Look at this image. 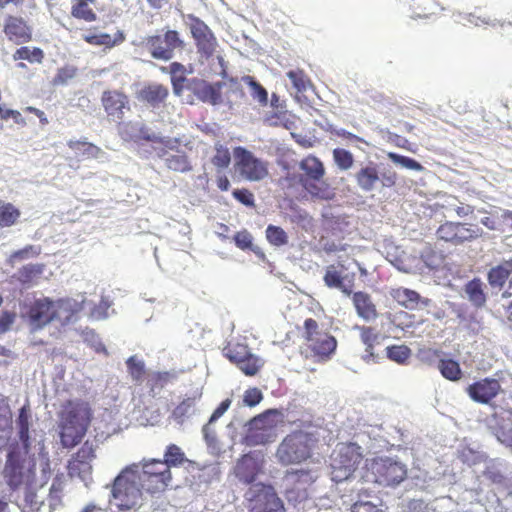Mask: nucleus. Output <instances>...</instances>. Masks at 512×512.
<instances>
[{"label":"nucleus","instance_id":"f257e3e1","mask_svg":"<svg viewBox=\"0 0 512 512\" xmlns=\"http://www.w3.org/2000/svg\"><path fill=\"white\" fill-rule=\"evenodd\" d=\"M318 442L317 431L308 425L287 434L277 447L275 456L282 465L301 464L312 457Z\"/></svg>","mask_w":512,"mask_h":512},{"label":"nucleus","instance_id":"a19ab883","mask_svg":"<svg viewBox=\"0 0 512 512\" xmlns=\"http://www.w3.org/2000/svg\"><path fill=\"white\" fill-rule=\"evenodd\" d=\"M323 280H324L325 285L329 288H339L346 294L351 293V291L347 290L344 287V284H343L344 278L342 276V271L339 270L338 267L335 265H329L326 268Z\"/></svg>","mask_w":512,"mask_h":512},{"label":"nucleus","instance_id":"8fccbe9b","mask_svg":"<svg viewBox=\"0 0 512 512\" xmlns=\"http://www.w3.org/2000/svg\"><path fill=\"white\" fill-rule=\"evenodd\" d=\"M165 163L168 169L175 172L185 173L192 170L189 159L184 153L170 155L165 159Z\"/></svg>","mask_w":512,"mask_h":512},{"label":"nucleus","instance_id":"c03bdc74","mask_svg":"<svg viewBox=\"0 0 512 512\" xmlns=\"http://www.w3.org/2000/svg\"><path fill=\"white\" fill-rule=\"evenodd\" d=\"M14 60H27L30 63H41L44 59V52L38 47L21 46L13 54Z\"/></svg>","mask_w":512,"mask_h":512},{"label":"nucleus","instance_id":"39448f33","mask_svg":"<svg viewBox=\"0 0 512 512\" xmlns=\"http://www.w3.org/2000/svg\"><path fill=\"white\" fill-rule=\"evenodd\" d=\"M92 419L93 411L87 401L66 402V447H74L82 441Z\"/></svg>","mask_w":512,"mask_h":512},{"label":"nucleus","instance_id":"3c124183","mask_svg":"<svg viewBox=\"0 0 512 512\" xmlns=\"http://www.w3.org/2000/svg\"><path fill=\"white\" fill-rule=\"evenodd\" d=\"M127 370L135 383H141L146 373L145 363L137 356H130L126 360Z\"/></svg>","mask_w":512,"mask_h":512},{"label":"nucleus","instance_id":"69168bd1","mask_svg":"<svg viewBox=\"0 0 512 512\" xmlns=\"http://www.w3.org/2000/svg\"><path fill=\"white\" fill-rule=\"evenodd\" d=\"M265 123L272 127H284L289 129L292 122L287 118L286 111L273 112L266 116Z\"/></svg>","mask_w":512,"mask_h":512},{"label":"nucleus","instance_id":"393cba45","mask_svg":"<svg viewBox=\"0 0 512 512\" xmlns=\"http://www.w3.org/2000/svg\"><path fill=\"white\" fill-rule=\"evenodd\" d=\"M56 315L52 301L47 299L35 301L29 308L28 316L31 325L41 328L48 324Z\"/></svg>","mask_w":512,"mask_h":512},{"label":"nucleus","instance_id":"4d7b16f0","mask_svg":"<svg viewBox=\"0 0 512 512\" xmlns=\"http://www.w3.org/2000/svg\"><path fill=\"white\" fill-rule=\"evenodd\" d=\"M112 303L107 297H101L99 303L89 308L88 317L93 321L103 320L108 317V310Z\"/></svg>","mask_w":512,"mask_h":512},{"label":"nucleus","instance_id":"b1692460","mask_svg":"<svg viewBox=\"0 0 512 512\" xmlns=\"http://www.w3.org/2000/svg\"><path fill=\"white\" fill-rule=\"evenodd\" d=\"M102 104L108 116L121 120L124 110L129 109V100L126 94L113 90L104 91L102 94Z\"/></svg>","mask_w":512,"mask_h":512},{"label":"nucleus","instance_id":"603ef678","mask_svg":"<svg viewBox=\"0 0 512 512\" xmlns=\"http://www.w3.org/2000/svg\"><path fill=\"white\" fill-rule=\"evenodd\" d=\"M84 294H76L75 297L66 298V320L76 317L78 313L82 312L87 305Z\"/></svg>","mask_w":512,"mask_h":512},{"label":"nucleus","instance_id":"f03ea898","mask_svg":"<svg viewBox=\"0 0 512 512\" xmlns=\"http://www.w3.org/2000/svg\"><path fill=\"white\" fill-rule=\"evenodd\" d=\"M137 465L126 467L114 479L112 500L120 511H129L141 506L142 490L137 481Z\"/></svg>","mask_w":512,"mask_h":512},{"label":"nucleus","instance_id":"cd10ccee","mask_svg":"<svg viewBox=\"0 0 512 512\" xmlns=\"http://www.w3.org/2000/svg\"><path fill=\"white\" fill-rule=\"evenodd\" d=\"M169 95V90L162 84H150L143 87L137 94V99L152 107H158L164 103Z\"/></svg>","mask_w":512,"mask_h":512},{"label":"nucleus","instance_id":"6e6d98bb","mask_svg":"<svg viewBox=\"0 0 512 512\" xmlns=\"http://www.w3.org/2000/svg\"><path fill=\"white\" fill-rule=\"evenodd\" d=\"M42 271L43 269L40 265L28 264L18 270L16 277L20 283L29 284L39 277Z\"/></svg>","mask_w":512,"mask_h":512},{"label":"nucleus","instance_id":"1a4fd4ad","mask_svg":"<svg viewBox=\"0 0 512 512\" xmlns=\"http://www.w3.org/2000/svg\"><path fill=\"white\" fill-rule=\"evenodd\" d=\"M24 463L25 459L17 447L8 451L2 475L5 483L12 491L19 490L23 485H29L34 480V469L25 468Z\"/></svg>","mask_w":512,"mask_h":512},{"label":"nucleus","instance_id":"e2e57ef3","mask_svg":"<svg viewBox=\"0 0 512 512\" xmlns=\"http://www.w3.org/2000/svg\"><path fill=\"white\" fill-rule=\"evenodd\" d=\"M388 158L395 164H399L407 169L414 171H422L423 166L413 158L399 155L397 153L390 152L388 153Z\"/></svg>","mask_w":512,"mask_h":512},{"label":"nucleus","instance_id":"c85d7f7f","mask_svg":"<svg viewBox=\"0 0 512 512\" xmlns=\"http://www.w3.org/2000/svg\"><path fill=\"white\" fill-rule=\"evenodd\" d=\"M354 328L359 331L360 340L365 346L363 360L366 362L373 360L375 358L374 348L380 343L379 332L371 326L356 325Z\"/></svg>","mask_w":512,"mask_h":512},{"label":"nucleus","instance_id":"2eb2a0df","mask_svg":"<svg viewBox=\"0 0 512 512\" xmlns=\"http://www.w3.org/2000/svg\"><path fill=\"white\" fill-rule=\"evenodd\" d=\"M237 166L240 174L249 181H259L268 175L265 162L256 158L250 151L243 147L235 149Z\"/></svg>","mask_w":512,"mask_h":512},{"label":"nucleus","instance_id":"79ce46f5","mask_svg":"<svg viewBox=\"0 0 512 512\" xmlns=\"http://www.w3.org/2000/svg\"><path fill=\"white\" fill-rule=\"evenodd\" d=\"M30 414L29 409L26 405L20 408L18 418H17V427L19 439L23 443L25 447L29 446V429H30Z\"/></svg>","mask_w":512,"mask_h":512},{"label":"nucleus","instance_id":"7c9ffc66","mask_svg":"<svg viewBox=\"0 0 512 512\" xmlns=\"http://www.w3.org/2000/svg\"><path fill=\"white\" fill-rule=\"evenodd\" d=\"M68 146L77 160L97 158L101 153L99 147L86 141H70Z\"/></svg>","mask_w":512,"mask_h":512},{"label":"nucleus","instance_id":"bb28decb","mask_svg":"<svg viewBox=\"0 0 512 512\" xmlns=\"http://www.w3.org/2000/svg\"><path fill=\"white\" fill-rule=\"evenodd\" d=\"M352 302L357 315L366 320L372 321L377 318L378 312L371 296L363 291H357L352 294Z\"/></svg>","mask_w":512,"mask_h":512},{"label":"nucleus","instance_id":"7ed1b4c3","mask_svg":"<svg viewBox=\"0 0 512 512\" xmlns=\"http://www.w3.org/2000/svg\"><path fill=\"white\" fill-rule=\"evenodd\" d=\"M301 337L306 350L316 362H325L332 358L338 346V341L330 332L322 330L313 318H307L303 323Z\"/></svg>","mask_w":512,"mask_h":512},{"label":"nucleus","instance_id":"20e7f679","mask_svg":"<svg viewBox=\"0 0 512 512\" xmlns=\"http://www.w3.org/2000/svg\"><path fill=\"white\" fill-rule=\"evenodd\" d=\"M299 168L303 171L299 177V182L312 197L321 200H329L334 197L333 190L323 180L325 167L318 157L314 155L306 156L300 161Z\"/></svg>","mask_w":512,"mask_h":512},{"label":"nucleus","instance_id":"423d86ee","mask_svg":"<svg viewBox=\"0 0 512 512\" xmlns=\"http://www.w3.org/2000/svg\"><path fill=\"white\" fill-rule=\"evenodd\" d=\"M362 460V448L358 444L341 443L331 455V479L336 483L349 479Z\"/></svg>","mask_w":512,"mask_h":512},{"label":"nucleus","instance_id":"f3484780","mask_svg":"<svg viewBox=\"0 0 512 512\" xmlns=\"http://www.w3.org/2000/svg\"><path fill=\"white\" fill-rule=\"evenodd\" d=\"M223 85L222 82L209 83L204 79L191 78L188 80L186 88L197 100L216 106L222 102Z\"/></svg>","mask_w":512,"mask_h":512},{"label":"nucleus","instance_id":"4468645a","mask_svg":"<svg viewBox=\"0 0 512 512\" xmlns=\"http://www.w3.org/2000/svg\"><path fill=\"white\" fill-rule=\"evenodd\" d=\"M355 180L361 190L370 192L375 188L378 181L381 182L383 187H393L397 182V173L392 169L379 173L377 166L370 163L355 174Z\"/></svg>","mask_w":512,"mask_h":512},{"label":"nucleus","instance_id":"49530a36","mask_svg":"<svg viewBox=\"0 0 512 512\" xmlns=\"http://www.w3.org/2000/svg\"><path fill=\"white\" fill-rule=\"evenodd\" d=\"M185 460V454L181 448L176 444H169L164 453V460H162V463H165L170 470L171 467L182 465Z\"/></svg>","mask_w":512,"mask_h":512},{"label":"nucleus","instance_id":"5701e85b","mask_svg":"<svg viewBox=\"0 0 512 512\" xmlns=\"http://www.w3.org/2000/svg\"><path fill=\"white\" fill-rule=\"evenodd\" d=\"M202 397V392L195 389L190 393H186L181 401L174 407L170 414V418L177 424H184L196 411V405Z\"/></svg>","mask_w":512,"mask_h":512},{"label":"nucleus","instance_id":"473e14b6","mask_svg":"<svg viewBox=\"0 0 512 512\" xmlns=\"http://www.w3.org/2000/svg\"><path fill=\"white\" fill-rule=\"evenodd\" d=\"M174 373L164 372H153L148 376L147 387L151 396H156L162 389H164L168 383L175 379Z\"/></svg>","mask_w":512,"mask_h":512},{"label":"nucleus","instance_id":"864d4df0","mask_svg":"<svg viewBox=\"0 0 512 512\" xmlns=\"http://www.w3.org/2000/svg\"><path fill=\"white\" fill-rule=\"evenodd\" d=\"M387 357L398 364H406L411 357V349L406 345H391L387 349Z\"/></svg>","mask_w":512,"mask_h":512},{"label":"nucleus","instance_id":"c9c22d12","mask_svg":"<svg viewBox=\"0 0 512 512\" xmlns=\"http://www.w3.org/2000/svg\"><path fill=\"white\" fill-rule=\"evenodd\" d=\"M12 431V413L9 405L0 400V448L6 444Z\"/></svg>","mask_w":512,"mask_h":512},{"label":"nucleus","instance_id":"774afa93","mask_svg":"<svg viewBox=\"0 0 512 512\" xmlns=\"http://www.w3.org/2000/svg\"><path fill=\"white\" fill-rule=\"evenodd\" d=\"M234 242L238 248L241 250H249L252 249L253 246V237L250 232L247 230H242L237 232L234 235Z\"/></svg>","mask_w":512,"mask_h":512},{"label":"nucleus","instance_id":"e433bc0d","mask_svg":"<svg viewBox=\"0 0 512 512\" xmlns=\"http://www.w3.org/2000/svg\"><path fill=\"white\" fill-rule=\"evenodd\" d=\"M465 292L470 302L476 307H482L486 303V294L483 283L479 278H474L465 285Z\"/></svg>","mask_w":512,"mask_h":512},{"label":"nucleus","instance_id":"2f4dec72","mask_svg":"<svg viewBox=\"0 0 512 512\" xmlns=\"http://www.w3.org/2000/svg\"><path fill=\"white\" fill-rule=\"evenodd\" d=\"M512 273V258L505 260L499 265L491 268L488 272V282L491 286H503Z\"/></svg>","mask_w":512,"mask_h":512},{"label":"nucleus","instance_id":"6e6552de","mask_svg":"<svg viewBox=\"0 0 512 512\" xmlns=\"http://www.w3.org/2000/svg\"><path fill=\"white\" fill-rule=\"evenodd\" d=\"M137 477L141 490L156 494L166 490L172 475L162 460L151 459L142 463V471L137 470Z\"/></svg>","mask_w":512,"mask_h":512},{"label":"nucleus","instance_id":"412c9836","mask_svg":"<svg viewBox=\"0 0 512 512\" xmlns=\"http://www.w3.org/2000/svg\"><path fill=\"white\" fill-rule=\"evenodd\" d=\"M3 32L8 40L16 45L32 40V29L22 17L8 15L5 18Z\"/></svg>","mask_w":512,"mask_h":512},{"label":"nucleus","instance_id":"a211bd4d","mask_svg":"<svg viewBox=\"0 0 512 512\" xmlns=\"http://www.w3.org/2000/svg\"><path fill=\"white\" fill-rule=\"evenodd\" d=\"M262 467V457L256 452H249L238 459L234 467V474L240 482L248 485L255 482Z\"/></svg>","mask_w":512,"mask_h":512},{"label":"nucleus","instance_id":"ddd939ff","mask_svg":"<svg viewBox=\"0 0 512 512\" xmlns=\"http://www.w3.org/2000/svg\"><path fill=\"white\" fill-rule=\"evenodd\" d=\"M142 43L153 58L165 61L170 60L174 50L183 44L179 33L175 30H168L163 36H147Z\"/></svg>","mask_w":512,"mask_h":512},{"label":"nucleus","instance_id":"f704fd0d","mask_svg":"<svg viewBox=\"0 0 512 512\" xmlns=\"http://www.w3.org/2000/svg\"><path fill=\"white\" fill-rule=\"evenodd\" d=\"M85 41L91 45L112 48L123 43L125 41V35L122 31L118 30L114 36L107 33L87 35L85 36Z\"/></svg>","mask_w":512,"mask_h":512},{"label":"nucleus","instance_id":"9d476101","mask_svg":"<svg viewBox=\"0 0 512 512\" xmlns=\"http://www.w3.org/2000/svg\"><path fill=\"white\" fill-rule=\"evenodd\" d=\"M484 231L474 224L459 221H445L436 230L438 241L452 246H461L481 238Z\"/></svg>","mask_w":512,"mask_h":512},{"label":"nucleus","instance_id":"c756f323","mask_svg":"<svg viewBox=\"0 0 512 512\" xmlns=\"http://www.w3.org/2000/svg\"><path fill=\"white\" fill-rule=\"evenodd\" d=\"M390 296L399 305L407 309H415L420 302V294L414 290L398 287L390 291Z\"/></svg>","mask_w":512,"mask_h":512},{"label":"nucleus","instance_id":"338daca9","mask_svg":"<svg viewBox=\"0 0 512 512\" xmlns=\"http://www.w3.org/2000/svg\"><path fill=\"white\" fill-rule=\"evenodd\" d=\"M263 399L261 390L257 387L247 389L243 395V403L248 407H255Z\"/></svg>","mask_w":512,"mask_h":512},{"label":"nucleus","instance_id":"aec40b11","mask_svg":"<svg viewBox=\"0 0 512 512\" xmlns=\"http://www.w3.org/2000/svg\"><path fill=\"white\" fill-rule=\"evenodd\" d=\"M501 390V384L497 379L486 377L470 384L466 388V393L474 402L490 404Z\"/></svg>","mask_w":512,"mask_h":512},{"label":"nucleus","instance_id":"052dcab7","mask_svg":"<svg viewBox=\"0 0 512 512\" xmlns=\"http://www.w3.org/2000/svg\"><path fill=\"white\" fill-rule=\"evenodd\" d=\"M287 76L297 92L306 91L310 85V79L302 69L290 70L287 72Z\"/></svg>","mask_w":512,"mask_h":512},{"label":"nucleus","instance_id":"72a5a7b5","mask_svg":"<svg viewBox=\"0 0 512 512\" xmlns=\"http://www.w3.org/2000/svg\"><path fill=\"white\" fill-rule=\"evenodd\" d=\"M241 81L248 86L251 98L257 102L260 106H266L268 104V92L253 76L244 75L241 77Z\"/></svg>","mask_w":512,"mask_h":512},{"label":"nucleus","instance_id":"4be33fe9","mask_svg":"<svg viewBox=\"0 0 512 512\" xmlns=\"http://www.w3.org/2000/svg\"><path fill=\"white\" fill-rule=\"evenodd\" d=\"M490 428L499 442L512 450V410L494 412L491 417Z\"/></svg>","mask_w":512,"mask_h":512},{"label":"nucleus","instance_id":"4c0bfd02","mask_svg":"<svg viewBox=\"0 0 512 512\" xmlns=\"http://www.w3.org/2000/svg\"><path fill=\"white\" fill-rule=\"evenodd\" d=\"M224 356L235 365L243 362L244 358L251 353L250 348L242 343H229L223 349Z\"/></svg>","mask_w":512,"mask_h":512},{"label":"nucleus","instance_id":"58836bf2","mask_svg":"<svg viewBox=\"0 0 512 512\" xmlns=\"http://www.w3.org/2000/svg\"><path fill=\"white\" fill-rule=\"evenodd\" d=\"M483 476L492 484L506 487L508 479L499 464L495 460H491L483 470Z\"/></svg>","mask_w":512,"mask_h":512},{"label":"nucleus","instance_id":"13d9d810","mask_svg":"<svg viewBox=\"0 0 512 512\" xmlns=\"http://www.w3.org/2000/svg\"><path fill=\"white\" fill-rule=\"evenodd\" d=\"M90 2H75L71 8V14L77 19L86 22H93L96 20L95 12L89 7Z\"/></svg>","mask_w":512,"mask_h":512},{"label":"nucleus","instance_id":"37998d69","mask_svg":"<svg viewBox=\"0 0 512 512\" xmlns=\"http://www.w3.org/2000/svg\"><path fill=\"white\" fill-rule=\"evenodd\" d=\"M21 212L12 203H2L0 201V228L10 227L14 225Z\"/></svg>","mask_w":512,"mask_h":512},{"label":"nucleus","instance_id":"0eeeda50","mask_svg":"<svg viewBox=\"0 0 512 512\" xmlns=\"http://www.w3.org/2000/svg\"><path fill=\"white\" fill-rule=\"evenodd\" d=\"M369 481L383 486H394L402 482L407 474L403 464L390 458H375L366 464Z\"/></svg>","mask_w":512,"mask_h":512},{"label":"nucleus","instance_id":"a18cd8bd","mask_svg":"<svg viewBox=\"0 0 512 512\" xmlns=\"http://www.w3.org/2000/svg\"><path fill=\"white\" fill-rule=\"evenodd\" d=\"M263 366L264 361L252 352L244 358L243 362L236 365L242 373L250 377L257 375Z\"/></svg>","mask_w":512,"mask_h":512},{"label":"nucleus","instance_id":"680f3d73","mask_svg":"<svg viewBox=\"0 0 512 512\" xmlns=\"http://www.w3.org/2000/svg\"><path fill=\"white\" fill-rule=\"evenodd\" d=\"M333 159L341 170H348L353 166L354 158L350 151L343 148L333 150Z\"/></svg>","mask_w":512,"mask_h":512},{"label":"nucleus","instance_id":"de8ad7c7","mask_svg":"<svg viewBox=\"0 0 512 512\" xmlns=\"http://www.w3.org/2000/svg\"><path fill=\"white\" fill-rule=\"evenodd\" d=\"M81 337L83 342L90 346L96 353L104 354L105 356L109 355L105 345L102 343L95 330L86 327L81 331Z\"/></svg>","mask_w":512,"mask_h":512},{"label":"nucleus","instance_id":"a878e982","mask_svg":"<svg viewBox=\"0 0 512 512\" xmlns=\"http://www.w3.org/2000/svg\"><path fill=\"white\" fill-rule=\"evenodd\" d=\"M407 6L413 18H429L441 11L437 0H399Z\"/></svg>","mask_w":512,"mask_h":512},{"label":"nucleus","instance_id":"ea45409f","mask_svg":"<svg viewBox=\"0 0 512 512\" xmlns=\"http://www.w3.org/2000/svg\"><path fill=\"white\" fill-rule=\"evenodd\" d=\"M441 375L450 381L456 382L462 377V370L457 361L453 359H441L438 364Z\"/></svg>","mask_w":512,"mask_h":512},{"label":"nucleus","instance_id":"bf43d9fd","mask_svg":"<svg viewBox=\"0 0 512 512\" xmlns=\"http://www.w3.org/2000/svg\"><path fill=\"white\" fill-rule=\"evenodd\" d=\"M267 241L274 246H283L288 243L286 232L279 226L268 225L266 228Z\"/></svg>","mask_w":512,"mask_h":512},{"label":"nucleus","instance_id":"dca6fc26","mask_svg":"<svg viewBox=\"0 0 512 512\" xmlns=\"http://www.w3.org/2000/svg\"><path fill=\"white\" fill-rule=\"evenodd\" d=\"M189 18L191 20V34L195 40L198 53L205 58H210L216 51V37L204 21L192 15Z\"/></svg>","mask_w":512,"mask_h":512},{"label":"nucleus","instance_id":"5fc2aeb1","mask_svg":"<svg viewBox=\"0 0 512 512\" xmlns=\"http://www.w3.org/2000/svg\"><path fill=\"white\" fill-rule=\"evenodd\" d=\"M420 258L430 269H435L443 261V256L441 253L437 252L435 247L431 244H427L420 253Z\"/></svg>","mask_w":512,"mask_h":512},{"label":"nucleus","instance_id":"9b49d317","mask_svg":"<svg viewBox=\"0 0 512 512\" xmlns=\"http://www.w3.org/2000/svg\"><path fill=\"white\" fill-rule=\"evenodd\" d=\"M278 414L277 410L270 409L251 419L245 436L246 444L258 446L273 442L276 438V422L271 417Z\"/></svg>","mask_w":512,"mask_h":512},{"label":"nucleus","instance_id":"f8f14e48","mask_svg":"<svg viewBox=\"0 0 512 512\" xmlns=\"http://www.w3.org/2000/svg\"><path fill=\"white\" fill-rule=\"evenodd\" d=\"M249 494V512H286L283 501L272 486L256 484L249 490Z\"/></svg>","mask_w":512,"mask_h":512},{"label":"nucleus","instance_id":"6ab92c4d","mask_svg":"<svg viewBox=\"0 0 512 512\" xmlns=\"http://www.w3.org/2000/svg\"><path fill=\"white\" fill-rule=\"evenodd\" d=\"M94 458V449L92 444L85 442L78 452L72 457L67 465L70 477H78L83 481L90 478L92 466L91 460Z\"/></svg>","mask_w":512,"mask_h":512},{"label":"nucleus","instance_id":"0e129e2a","mask_svg":"<svg viewBox=\"0 0 512 512\" xmlns=\"http://www.w3.org/2000/svg\"><path fill=\"white\" fill-rule=\"evenodd\" d=\"M63 485L59 478H56L51 485L48 501L52 509H56L62 504Z\"/></svg>","mask_w":512,"mask_h":512},{"label":"nucleus","instance_id":"09e8293b","mask_svg":"<svg viewBox=\"0 0 512 512\" xmlns=\"http://www.w3.org/2000/svg\"><path fill=\"white\" fill-rule=\"evenodd\" d=\"M214 149L215 154L211 158V163L219 170L228 168L231 163L229 149L220 142L215 143Z\"/></svg>","mask_w":512,"mask_h":512}]
</instances>
